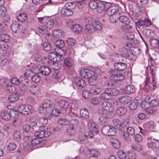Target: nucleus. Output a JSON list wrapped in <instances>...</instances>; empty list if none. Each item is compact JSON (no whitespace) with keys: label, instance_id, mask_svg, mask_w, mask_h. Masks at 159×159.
Masks as SVG:
<instances>
[{"label":"nucleus","instance_id":"obj_1","mask_svg":"<svg viewBox=\"0 0 159 159\" xmlns=\"http://www.w3.org/2000/svg\"><path fill=\"white\" fill-rule=\"evenodd\" d=\"M126 57H122L121 59L122 60V62H121L120 60L118 62L114 63V67L118 70H110L109 72L111 74L110 76V79L111 80L117 81L121 80L124 79L125 76L120 73L118 70H123L126 68L127 65L126 63Z\"/></svg>","mask_w":159,"mask_h":159},{"label":"nucleus","instance_id":"obj_2","mask_svg":"<svg viewBox=\"0 0 159 159\" xmlns=\"http://www.w3.org/2000/svg\"><path fill=\"white\" fill-rule=\"evenodd\" d=\"M78 124V121L76 119L72 118L70 120L69 127L67 129V135L68 137L70 138V139L64 141V142L69 141L74 139L75 137L76 129Z\"/></svg>","mask_w":159,"mask_h":159},{"label":"nucleus","instance_id":"obj_3","mask_svg":"<svg viewBox=\"0 0 159 159\" xmlns=\"http://www.w3.org/2000/svg\"><path fill=\"white\" fill-rule=\"evenodd\" d=\"M80 75L84 78L89 79L91 85H94L96 83L97 77L94 73L89 69H83L80 71Z\"/></svg>","mask_w":159,"mask_h":159},{"label":"nucleus","instance_id":"obj_4","mask_svg":"<svg viewBox=\"0 0 159 159\" xmlns=\"http://www.w3.org/2000/svg\"><path fill=\"white\" fill-rule=\"evenodd\" d=\"M106 11L109 15L120 16L121 12L120 8L118 5L110 3H106Z\"/></svg>","mask_w":159,"mask_h":159},{"label":"nucleus","instance_id":"obj_5","mask_svg":"<svg viewBox=\"0 0 159 159\" xmlns=\"http://www.w3.org/2000/svg\"><path fill=\"white\" fill-rule=\"evenodd\" d=\"M118 93L119 91L116 89L107 88L100 95L99 97L101 100H109L112 98V96H116Z\"/></svg>","mask_w":159,"mask_h":159},{"label":"nucleus","instance_id":"obj_6","mask_svg":"<svg viewBox=\"0 0 159 159\" xmlns=\"http://www.w3.org/2000/svg\"><path fill=\"white\" fill-rule=\"evenodd\" d=\"M39 131L35 132L34 135L35 137L39 138L46 137L51 134V132L48 130V128L44 125L39 127Z\"/></svg>","mask_w":159,"mask_h":159},{"label":"nucleus","instance_id":"obj_7","mask_svg":"<svg viewBox=\"0 0 159 159\" xmlns=\"http://www.w3.org/2000/svg\"><path fill=\"white\" fill-rule=\"evenodd\" d=\"M116 129L112 126L107 125L104 126L102 129L103 134L107 136H113L115 134Z\"/></svg>","mask_w":159,"mask_h":159},{"label":"nucleus","instance_id":"obj_8","mask_svg":"<svg viewBox=\"0 0 159 159\" xmlns=\"http://www.w3.org/2000/svg\"><path fill=\"white\" fill-rule=\"evenodd\" d=\"M152 71L153 69H152L151 71V74L152 75V80H151L148 78H147L145 80L144 89L145 91L146 92L149 91L150 90V88H153L154 86L156 84L155 81V79L154 77L153 74L152 72Z\"/></svg>","mask_w":159,"mask_h":159},{"label":"nucleus","instance_id":"obj_9","mask_svg":"<svg viewBox=\"0 0 159 159\" xmlns=\"http://www.w3.org/2000/svg\"><path fill=\"white\" fill-rule=\"evenodd\" d=\"M101 106L103 109L108 112H111L114 110V107L112 103L109 101H103L101 104Z\"/></svg>","mask_w":159,"mask_h":159},{"label":"nucleus","instance_id":"obj_10","mask_svg":"<svg viewBox=\"0 0 159 159\" xmlns=\"http://www.w3.org/2000/svg\"><path fill=\"white\" fill-rule=\"evenodd\" d=\"M31 108L30 106H26L24 104H22L18 107V110L21 114L26 115L31 112Z\"/></svg>","mask_w":159,"mask_h":159},{"label":"nucleus","instance_id":"obj_11","mask_svg":"<svg viewBox=\"0 0 159 159\" xmlns=\"http://www.w3.org/2000/svg\"><path fill=\"white\" fill-rule=\"evenodd\" d=\"M126 135L125 133H124L122 137L125 140L129 139V135H133L135 134L136 132L135 129L132 127H128L126 128Z\"/></svg>","mask_w":159,"mask_h":159},{"label":"nucleus","instance_id":"obj_12","mask_svg":"<svg viewBox=\"0 0 159 159\" xmlns=\"http://www.w3.org/2000/svg\"><path fill=\"white\" fill-rule=\"evenodd\" d=\"M48 58L49 60L53 62H58L62 60V58H60L56 52H52L49 53Z\"/></svg>","mask_w":159,"mask_h":159},{"label":"nucleus","instance_id":"obj_13","mask_svg":"<svg viewBox=\"0 0 159 159\" xmlns=\"http://www.w3.org/2000/svg\"><path fill=\"white\" fill-rule=\"evenodd\" d=\"M58 105L61 108L65 109L64 112H66L67 110L69 109L72 107V106H70L67 102L65 100H60L58 102Z\"/></svg>","mask_w":159,"mask_h":159},{"label":"nucleus","instance_id":"obj_14","mask_svg":"<svg viewBox=\"0 0 159 159\" xmlns=\"http://www.w3.org/2000/svg\"><path fill=\"white\" fill-rule=\"evenodd\" d=\"M131 44L130 43H126L124 48H123V52L121 53L125 55L126 57H127L128 59H131L130 57V55L131 54H129V52H130L129 49L131 46Z\"/></svg>","mask_w":159,"mask_h":159},{"label":"nucleus","instance_id":"obj_15","mask_svg":"<svg viewBox=\"0 0 159 159\" xmlns=\"http://www.w3.org/2000/svg\"><path fill=\"white\" fill-rule=\"evenodd\" d=\"M73 84L78 86L84 87L86 85V83L83 79L78 77L74 79Z\"/></svg>","mask_w":159,"mask_h":159},{"label":"nucleus","instance_id":"obj_16","mask_svg":"<svg viewBox=\"0 0 159 159\" xmlns=\"http://www.w3.org/2000/svg\"><path fill=\"white\" fill-rule=\"evenodd\" d=\"M88 126L90 130L92 132L94 133H98V132L97 126L92 120H89Z\"/></svg>","mask_w":159,"mask_h":159},{"label":"nucleus","instance_id":"obj_17","mask_svg":"<svg viewBox=\"0 0 159 159\" xmlns=\"http://www.w3.org/2000/svg\"><path fill=\"white\" fill-rule=\"evenodd\" d=\"M149 148H154L156 149L159 148V140L153 139L148 144Z\"/></svg>","mask_w":159,"mask_h":159},{"label":"nucleus","instance_id":"obj_18","mask_svg":"<svg viewBox=\"0 0 159 159\" xmlns=\"http://www.w3.org/2000/svg\"><path fill=\"white\" fill-rule=\"evenodd\" d=\"M102 91V88L99 87L94 86L90 89V93L93 95H96L99 94Z\"/></svg>","mask_w":159,"mask_h":159},{"label":"nucleus","instance_id":"obj_19","mask_svg":"<svg viewBox=\"0 0 159 159\" xmlns=\"http://www.w3.org/2000/svg\"><path fill=\"white\" fill-rule=\"evenodd\" d=\"M61 14L66 16H69L72 15L73 12L70 9L67 8H63L61 10Z\"/></svg>","mask_w":159,"mask_h":159},{"label":"nucleus","instance_id":"obj_20","mask_svg":"<svg viewBox=\"0 0 159 159\" xmlns=\"http://www.w3.org/2000/svg\"><path fill=\"white\" fill-rule=\"evenodd\" d=\"M39 70L41 74L44 75H48L50 74L51 72L50 69L46 66L41 67Z\"/></svg>","mask_w":159,"mask_h":159},{"label":"nucleus","instance_id":"obj_21","mask_svg":"<svg viewBox=\"0 0 159 159\" xmlns=\"http://www.w3.org/2000/svg\"><path fill=\"white\" fill-rule=\"evenodd\" d=\"M118 100L121 103L126 104L130 102L131 98L129 96H124L119 97Z\"/></svg>","mask_w":159,"mask_h":159},{"label":"nucleus","instance_id":"obj_22","mask_svg":"<svg viewBox=\"0 0 159 159\" xmlns=\"http://www.w3.org/2000/svg\"><path fill=\"white\" fill-rule=\"evenodd\" d=\"M74 63V59L72 58L68 57L65 58L64 60V65L67 67L72 66Z\"/></svg>","mask_w":159,"mask_h":159},{"label":"nucleus","instance_id":"obj_23","mask_svg":"<svg viewBox=\"0 0 159 159\" xmlns=\"http://www.w3.org/2000/svg\"><path fill=\"white\" fill-rule=\"evenodd\" d=\"M124 91L125 93L129 94L135 91V88L132 85H128L124 88Z\"/></svg>","mask_w":159,"mask_h":159},{"label":"nucleus","instance_id":"obj_24","mask_svg":"<svg viewBox=\"0 0 159 159\" xmlns=\"http://www.w3.org/2000/svg\"><path fill=\"white\" fill-rule=\"evenodd\" d=\"M110 141L112 146L116 148H119L120 147V143L117 139L112 138L110 139Z\"/></svg>","mask_w":159,"mask_h":159},{"label":"nucleus","instance_id":"obj_25","mask_svg":"<svg viewBox=\"0 0 159 159\" xmlns=\"http://www.w3.org/2000/svg\"><path fill=\"white\" fill-rule=\"evenodd\" d=\"M127 111L126 107H119L116 109V113L118 115L121 116L126 113Z\"/></svg>","mask_w":159,"mask_h":159},{"label":"nucleus","instance_id":"obj_26","mask_svg":"<svg viewBox=\"0 0 159 159\" xmlns=\"http://www.w3.org/2000/svg\"><path fill=\"white\" fill-rule=\"evenodd\" d=\"M119 19L121 22L126 25H128L130 23V20L129 18L126 16H119Z\"/></svg>","mask_w":159,"mask_h":159},{"label":"nucleus","instance_id":"obj_27","mask_svg":"<svg viewBox=\"0 0 159 159\" xmlns=\"http://www.w3.org/2000/svg\"><path fill=\"white\" fill-rule=\"evenodd\" d=\"M80 114L81 116L85 118H88L89 116V113L88 110L83 108L80 111Z\"/></svg>","mask_w":159,"mask_h":159},{"label":"nucleus","instance_id":"obj_28","mask_svg":"<svg viewBox=\"0 0 159 159\" xmlns=\"http://www.w3.org/2000/svg\"><path fill=\"white\" fill-rule=\"evenodd\" d=\"M92 24L95 30L101 31L102 29L103 25L100 22L94 21Z\"/></svg>","mask_w":159,"mask_h":159},{"label":"nucleus","instance_id":"obj_29","mask_svg":"<svg viewBox=\"0 0 159 159\" xmlns=\"http://www.w3.org/2000/svg\"><path fill=\"white\" fill-rule=\"evenodd\" d=\"M52 34L54 36L57 38H60L63 36V32L60 30H54L52 31Z\"/></svg>","mask_w":159,"mask_h":159},{"label":"nucleus","instance_id":"obj_30","mask_svg":"<svg viewBox=\"0 0 159 159\" xmlns=\"http://www.w3.org/2000/svg\"><path fill=\"white\" fill-rule=\"evenodd\" d=\"M23 122V120L22 118H16L14 119L12 122V124L13 126L18 127Z\"/></svg>","mask_w":159,"mask_h":159},{"label":"nucleus","instance_id":"obj_31","mask_svg":"<svg viewBox=\"0 0 159 159\" xmlns=\"http://www.w3.org/2000/svg\"><path fill=\"white\" fill-rule=\"evenodd\" d=\"M1 116L3 120H8L11 118V116L8 112L3 111L1 113Z\"/></svg>","mask_w":159,"mask_h":159},{"label":"nucleus","instance_id":"obj_32","mask_svg":"<svg viewBox=\"0 0 159 159\" xmlns=\"http://www.w3.org/2000/svg\"><path fill=\"white\" fill-rule=\"evenodd\" d=\"M99 2L97 0H92L89 3V6L91 9H94L98 7Z\"/></svg>","mask_w":159,"mask_h":159},{"label":"nucleus","instance_id":"obj_33","mask_svg":"<svg viewBox=\"0 0 159 159\" xmlns=\"http://www.w3.org/2000/svg\"><path fill=\"white\" fill-rule=\"evenodd\" d=\"M52 102L49 100H44L42 104V107L44 108V110L52 106Z\"/></svg>","mask_w":159,"mask_h":159},{"label":"nucleus","instance_id":"obj_34","mask_svg":"<svg viewBox=\"0 0 159 159\" xmlns=\"http://www.w3.org/2000/svg\"><path fill=\"white\" fill-rule=\"evenodd\" d=\"M139 103L138 100H134L129 105V108L132 110L135 109L137 108Z\"/></svg>","mask_w":159,"mask_h":159},{"label":"nucleus","instance_id":"obj_35","mask_svg":"<svg viewBox=\"0 0 159 159\" xmlns=\"http://www.w3.org/2000/svg\"><path fill=\"white\" fill-rule=\"evenodd\" d=\"M21 136V133L19 131L15 130L14 131L13 133V138L16 141H19L20 140Z\"/></svg>","mask_w":159,"mask_h":159},{"label":"nucleus","instance_id":"obj_36","mask_svg":"<svg viewBox=\"0 0 159 159\" xmlns=\"http://www.w3.org/2000/svg\"><path fill=\"white\" fill-rule=\"evenodd\" d=\"M30 90V93L34 95H38L40 92L39 89L35 86L31 87Z\"/></svg>","mask_w":159,"mask_h":159},{"label":"nucleus","instance_id":"obj_37","mask_svg":"<svg viewBox=\"0 0 159 159\" xmlns=\"http://www.w3.org/2000/svg\"><path fill=\"white\" fill-rule=\"evenodd\" d=\"M122 30L126 32L129 33L133 31V26L130 25H124L122 27Z\"/></svg>","mask_w":159,"mask_h":159},{"label":"nucleus","instance_id":"obj_38","mask_svg":"<svg viewBox=\"0 0 159 159\" xmlns=\"http://www.w3.org/2000/svg\"><path fill=\"white\" fill-rule=\"evenodd\" d=\"M99 123L101 124H103L107 122L108 118L106 114H104L101 115L99 118Z\"/></svg>","mask_w":159,"mask_h":159},{"label":"nucleus","instance_id":"obj_39","mask_svg":"<svg viewBox=\"0 0 159 159\" xmlns=\"http://www.w3.org/2000/svg\"><path fill=\"white\" fill-rule=\"evenodd\" d=\"M131 149L134 151L139 152L142 149V146L138 143L134 144L131 145Z\"/></svg>","mask_w":159,"mask_h":159},{"label":"nucleus","instance_id":"obj_40","mask_svg":"<svg viewBox=\"0 0 159 159\" xmlns=\"http://www.w3.org/2000/svg\"><path fill=\"white\" fill-rule=\"evenodd\" d=\"M72 28L73 31L75 33H78L82 30L81 26L78 24H75L72 25Z\"/></svg>","mask_w":159,"mask_h":159},{"label":"nucleus","instance_id":"obj_41","mask_svg":"<svg viewBox=\"0 0 159 159\" xmlns=\"http://www.w3.org/2000/svg\"><path fill=\"white\" fill-rule=\"evenodd\" d=\"M85 29L90 34L93 33L95 32L93 25H91L90 24L86 25L85 26Z\"/></svg>","mask_w":159,"mask_h":159},{"label":"nucleus","instance_id":"obj_42","mask_svg":"<svg viewBox=\"0 0 159 159\" xmlns=\"http://www.w3.org/2000/svg\"><path fill=\"white\" fill-rule=\"evenodd\" d=\"M54 44L57 48H62L65 45L64 42L63 40H56L55 43Z\"/></svg>","mask_w":159,"mask_h":159},{"label":"nucleus","instance_id":"obj_43","mask_svg":"<svg viewBox=\"0 0 159 159\" xmlns=\"http://www.w3.org/2000/svg\"><path fill=\"white\" fill-rule=\"evenodd\" d=\"M38 31L42 34H47L48 33V29L45 25H43L37 28Z\"/></svg>","mask_w":159,"mask_h":159},{"label":"nucleus","instance_id":"obj_44","mask_svg":"<svg viewBox=\"0 0 159 159\" xmlns=\"http://www.w3.org/2000/svg\"><path fill=\"white\" fill-rule=\"evenodd\" d=\"M96 8L98 12L100 13L102 12L104 9L106 10V3L104 4L99 2L98 7Z\"/></svg>","mask_w":159,"mask_h":159},{"label":"nucleus","instance_id":"obj_45","mask_svg":"<svg viewBox=\"0 0 159 159\" xmlns=\"http://www.w3.org/2000/svg\"><path fill=\"white\" fill-rule=\"evenodd\" d=\"M113 125L117 128H120V126L122 125L120 121L117 119H113L112 121Z\"/></svg>","mask_w":159,"mask_h":159},{"label":"nucleus","instance_id":"obj_46","mask_svg":"<svg viewBox=\"0 0 159 159\" xmlns=\"http://www.w3.org/2000/svg\"><path fill=\"white\" fill-rule=\"evenodd\" d=\"M19 24L14 22L11 25V29L13 32L16 33L19 30Z\"/></svg>","mask_w":159,"mask_h":159},{"label":"nucleus","instance_id":"obj_47","mask_svg":"<svg viewBox=\"0 0 159 159\" xmlns=\"http://www.w3.org/2000/svg\"><path fill=\"white\" fill-rule=\"evenodd\" d=\"M7 42L0 41V48L3 51H7L8 49L9 46Z\"/></svg>","mask_w":159,"mask_h":159},{"label":"nucleus","instance_id":"obj_48","mask_svg":"<svg viewBox=\"0 0 159 159\" xmlns=\"http://www.w3.org/2000/svg\"><path fill=\"white\" fill-rule=\"evenodd\" d=\"M27 16L26 14L24 13H20L17 17L18 20L21 22L25 21L26 20Z\"/></svg>","mask_w":159,"mask_h":159},{"label":"nucleus","instance_id":"obj_49","mask_svg":"<svg viewBox=\"0 0 159 159\" xmlns=\"http://www.w3.org/2000/svg\"><path fill=\"white\" fill-rule=\"evenodd\" d=\"M10 39L9 36L5 34H1L0 36V41L5 42H7Z\"/></svg>","mask_w":159,"mask_h":159},{"label":"nucleus","instance_id":"obj_50","mask_svg":"<svg viewBox=\"0 0 159 159\" xmlns=\"http://www.w3.org/2000/svg\"><path fill=\"white\" fill-rule=\"evenodd\" d=\"M70 120L65 119H61L58 120L57 123L58 124L62 125H65L69 123Z\"/></svg>","mask_w":159,"mask_h":159},{"label":"nucleus","instance_id":"obj_51","mask_svg":"<svg viewBox=\"0 0 159 159\" xmlns=\"http://www.w3.org/2000/svg\"><path fill=\"white\" fill-rule=\"evenodd\" d=\"M18 99V95L16 93L11 94L9 96L8 98L9 101L11 102L16 101Z\"/></svg>","mask_w":159,"mask_h":159},{"label":"nucleus","instance_id":"obj_52","mask_svg":"<svg viewBox=\"0 0 159 159\" xmlns=\"http://www.w3.org/2000/svg\"><path fill=\"white\" fill-rule=\"evenodd\" d=\"M43 47L44 50L47 52L50 51L52 48L50 44L47 42L43 43Z\"/></svg>","mask_w":159,"mask_h":159},{"label":"nucleus","instance_id":"obj_53","mask_svg":"<svg viewBox=\"0 0 159 159\" xmlns=\"http://www.w3.org/2000/svg\"><path fill=\"white\" fill-rule=\"evenodd\" d=\"M20 82L21 85L25 86H27L29 84L28 80L23 76L20 77Z\"/></svg>","mask_w":159,"mask_h":159},{"label":"nucleus","instance_id":"obj_54","mask_svg":"<svg viewBox=\"0 0 159 159\" xmlns=\"http://www.w3.org/2000/svg\"><path fill=\"white\" fill-rule=\"evenodd\" d=\"M16 144L12 143H9L7 146V150L9 151L14 150L16 148Z\"/></svg>","mask_w":159,"mask_h":159},{"label":"nucleus","instance_id":"obj_55","mask_svg":"<svg viewBox=\"0 0 159 159\" xmlns=\"http://www.w3.org/2000/svg\"><path fill=\"white\" fill-rule=\"evenodd\" d=\"M41 138H39L37 137L35 138L32 140L31 142V144L32 146H35L37 144L40 143L41 142Z\"/></svg>","mask_w":159,"mask_h":159},{"label":"nucleus","instance_id":"obj_56","mask_svg":"<svg viewBox=\"0 0 159 159\" xmlns=\"http://www.w3.org/2000/svg\"><path fill=\"white\" fill-rule=\"evenodd\" d=\"M144 126L146 129H152L154 127V122L152 121H150L145 123Z\"/></svg>","mask_w":159,"mask_h":159},{"label":"nucleus","instance_id":"obj_57","mask_svg":"<svg viewBox=\"0 0 159 159\" xmlns=\"http://www.w3.org/2000/svg\"><path fill=\"white\" fill-rule=\"evenodd\" d=\"M101 100L99 97H94L93 98L91 101L92 103L94 105H98L101 103Z\"/></svg>","mask_w":159,"mask_h":159},{"label":"nucleus","instance_id":"obj_58","mask_svg":"<svg viewBox=\"0 0 159 159\" xmlns=\"http://www.w3.org/2000/svg\"><path fill=\"white\" fill-rule=\"evenodd\" d=\"M150 42L151 46L154 47H157L159 45V40L156 39H152Z\"/></svg>","mask_w":159,"mask_h":159},{"label":"nucleus","instance_id":"obj_59","mask_svg":"<svg viewBox=\"0 0 159 159\" xmlns=\"http://www.w3.org/2000/svg\"><path fill=\"white\" fill-rule=\"evenodd\" d=\"M91 156L98 158L100 155V152L98 150L92 149L90 150Z\"/></svg>","mask_w":159,"mask_h":159},{"label":"nucleus","instance_id":"obj_60","mask_svg":"<svg viewBox=\"0 0 159 159\" xmlns=\"http://www.w3.org/2000/svg\"><path fill=\"white\" fill-rule=\"evenodd\" d=\"M156 110V108L155 107L149 106V107H148L146 108L145 111L148 113L152 114L155 112Z\"/></svg>","mask_w":159,"mask_h":159},{"label":"nucleus","instance_id":"obj_61","mask_svg":"<svg viewBox=\"0 0 159 159\" xmlns=\"http://www.w3.org/2000/svg\"><path fill=\"white\" fill-rule=\"evenodd\" d=\"M25 88L20 87L17 91L16 93L18 96H22L25 94Z\"/></svg>","mask_w":159,"mask_h":159},{"label":"nucleus","instance_id":"obj_62","mask_svg":"<svg viewBox=\"0 0 159 159\" xmlns=\"http://www.w3.org/2000/svg\"><path fill=\"white\" fill-rule=\"evenodd\" d=\"M117 155L121 159H125L126 156L125 153L122 150H120L118 152Z\"/></svg>","mask_w":159,"mask_h":159},{"label":"nucleus","instance_id":"obj_63","mask_svg":"<svg viewBox=\"0 0 159 159\" xmlns=\"http://www.w3.org/2000/svg\"><path fill=\"white\" fill-rule=\"evenodd\" d=\"M9 81L7 79L2 78L0 79V85L3 86L4 88L7 85Z\"/></svg>","mask_w":159,"mask_h":159},{"label":"nucleus","instance_id":"obj_64","mask_svg":"<svg viewBox=\"0 0 159 159\" xmlns=\"http://www.w3.org/2000/svg\"><path fill=\"white\" fill-rule=\"evenodd\" d=\"M66 41L67 44L70 46L74 45L76 42L75 40L72 38H68Z\"/></svg>","mask_w":159,"mask_h":159}]
</instances>
